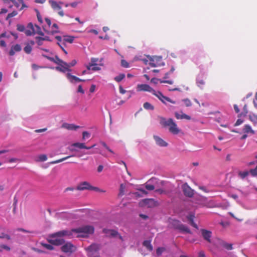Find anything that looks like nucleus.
I'll return each mask as SVG.
<instances>
[{"instance_id": "obj_23", "label": "nucleus", "mask_w": 257, "mask_h": 257, "mask_svg": "<svg viewBox=\"0 0 257 257\" xmlns=\"http://www.w3.org/2000/svg\"><path fill=\"white\" fill-rule=\"evenodd\" d=\"M65 240L62 238H55L49 240V242L55 245H60L64 243Z\"/></svg>"}, {"instance_id": "obj_29", "label": "nucleus", "mask_w": 257, "mask_h": 257, "mask_svg": "<svg viewBox=\"0 0 257 257\" xmlns=\"http://www.w3.org/2000/svg\"><path fill=\"white\" fill-rule=\"evenodd\" d=\"M158 58L157 57H154L153 58L150 57L149 59L150 62L149 63V65L151 67H155L158 66V65L155 63V61L157 60Z\"/></svg>"}, {"instance_id": "obj_13", "label": "nucleus", "mask_w": 257, "mask_h": 257, "mask_svg": "<svg viewBox=\"0 0 257 257\" xmlns=\"http://www.w3.org/2000/svg\"><path fill=\"white\" fill-rule=\"evenodd\" d=\"M70 65L65 62H63L59 66L56 67V69L60 72H65L66 71H70Z\"/></svg>"}, {"instance_id": "obj_26", "label": "nucleus", "mask_w": 257, "mask_h": 257, "mask_svg": "<svg viewBox=\"0 0 257 257\" xmlns=\"http://www.w3.org/2000/svg\"><path fill=\"white\" fill-rule=\"evenodd\" d=\"M74 40V37L73 36H65L63 40V44L65 46L66 42L72 43Z\"/></svg>"}, {"instance_id": "obj_24", "label": "nucleus", "mask_w": 257, "mask_h": 257, "mask_svg": "<svg viewBox=\"0 0 257 257\" xmlns=\"http://www.w3.org/2000/svg\"><path fill=\"white\" fill-rule=\"evenodd\" d=\"M242 131L244 134H254L255 133L254 131L249 124H245L243 128Z\"/></svg>"}, {"instance_id": "obj_19", "label": "nucleus", "mask_w": 257, "mask_h": 257, "mask_svg": "<svg viewBox=\"0 0 257 257\" xmlns=\"http://www.w3.org/2000/svg\"><path fill=\"white\" fill-rule=\"evenodd\" d=\"M21 49V47L19 44L12 46L9 52V54L10 56H13L15 55L16 52H20Z\"/></svg>"}, {"instance_id": "obj_8", "label": "nucleus", "mask_w": 257, "mask_h": 257, "mask_svg": "<svg viewBox=\"0 0 257 257\" xmlns=\"http://www.w3.org/2000/svg\"><path fill=\"white\" fill-rule=\"evenodd\" d=\"M183 193L185 196L191 198L194 195V190H193L187 183L182 186Z\"/></svg>"}, {"instance_id": "obj_47", "label": "nucleus", "mask_w": 257, "mask_h": 257, "mask_svg": "<svg viewBox=\"0 0 257 257\" xmlns=\"http://www.w3.org/2000/svg\"><path fill=\"white\" fill-rule=\"evenodd\" d=\"M165 249L164 247H158L156 250V253L157 255L159 256L162 254L163 252L165 251Z\"/></svg>"}, {"instance_id": "obj_64", "label": "nucleus", "mask_w": 257, "mask_h": 257, "mask_svg": "<svg viewBox=\"0 0 257 257\" xmlns=\"http://www.w3.org/2000/svg\"><path fill=\"white\" fill-rule=\"evenodd\" d=\"M233 107H234V110L235 111L236 113H238V114H239V109L238 107V106L236 105V104H234L233 105Z\"/></svg>"}, {"instance_id": "obj_32", "label": "nucleus", "mask_w": 257, "mask_h": 257, "mask_svg": "<svg viewBox=\"0 0 257 257\" xmlns=\"http://www.w3.org/2000/svg\"><path fill=\"white\" fill-rule=\"evenodd\" d=\"M34 27L35 28V31H34V34H38L41 36H44V34L41 31V28L38 26L37 25H35Z\"/></svg>"}, {"instance_id": "obj_55", "label": "nucleus", "mask_w": 257, "mask_h": 257, "mask_svg": "<svg viewBox=\"0 0 257 257\" xmlns=\"http://www.w3.org/2000/svg\"><path fill=\"white\" fill-rule=\"evenodd\" d=\"M90 136V134L87 132H83L82 133V139L84 140L86 138H88Z\"/></svg>"}, {"instance_id": "obj_5", "label": "nucleus", "mask_w": 257, "mask_h": 257, "mask_svg": "<svg viewBox=\"0 0 257 257\" xmlns=\"http://www.w3.org/2000/svg\"><path fill=\"white\" fill-rule=\"evenodd\" d=\"M61 249L65 253H72L76 250V247L71 242H67L63 245Z\"/></svg>"}, {"instance_id": "obj_57", "label": "nucleus", "mask_w": 257, "mask_h": 257, "mask_svg": "<svg viewBox=\"0 0 257 257\" xmlns=\"http://www.w3.org/2000/svg\"><path fill=\"white\" fill-rule=\"evenodd\" d=\"M33 250L34 251H35V252H37L38 253H46V252L43 250H41V249H40L39 248H33Z\"/></svg>"}, {"instance_id": "obj_18", "label": "nucleus", "mask_w": 257, "mask_h": 257, "mask_svg": "<svg viewBox=\"0 0 257 257\" xmlns=\"http://www.w3.org/2000/svg\"><path fill=\"white\" fill-rule=\"evenodd\" d=\"M72 146L76 147H77L81 149H85L89 150V149H91L94 148L95 146V145L94 144L90 147H86L84 143H75L73 144L72 145Z\"/></svg>"}, {"instance_id": "obj_17", "label": "nucleus", "mask_w": 257, "mask_h": 257, "mask_svg": "<svg viewBox=\"0 0 257 257\" xmlns=\"http://www.w3.org/2000/svg\"><path fill=\"white\" fill-rule=\"evenodd\" d=\"M67 77L70 80L71 83L73 82V81L76 82H84L85 81V79H80L74 75H71L70 73L67 74Z\"/></svg>"}, {"instance_id": "obj_7", "label": "nucleus", "mask_w": 257, "mask_h": 257, "mask_svg": "<svg viewBox=\"0 0 257 257\" xmlns=\"http://www.w3.org/2000/svg\"><path fill=\"white\" fill-rule=\"evenodd\" d=\"M153 94L157 97L159 99V100L165 104H166V101L169 102L173 104L176 103V102L175 101L172 100L170 98L164 96L160 91L157 92L155 90V92H153Z\"/></svg>"}, {"instance_id": "obj_1", "label": "nucleus", "mask_w": 257, "mask_h": 257, "mask_svg": "<svg viewBox=\"0 0 257 257\" xmlns=\"http://www.w3.org/2000/svg\"><path fill=\"white\" fill-rule=\"evenodd\" d=\"M94 228L92 225H83L71 230H62L54 233L53 237L68 236L71 237L73 233H78V237H87L89 235L93 234Z\"/></svg>"}, {"instance_id": "obj_20", "label": "nucleus", "mask_w": 257, "mask_h": 257, "mask_svg": "<svg viewBox=\"0 0 257 257\" xmlns=\"http://www.w3.org/2000/svg\"><path fill=\"white\" fill-rule=\"evenodd\" d=\"M27 28L30 29V30H26L25 32V34L29 36H31L34 34L35 28L32 23H30L28 26Z\"/></svg>"}, {"instance_id": "obj_60", "label": "nucleus", "mask_w": 257, "mask_h": 257, "mask_svg": "<svg viewBox=\"0 0 257 257\" xmlns=\"http://www.w3.org/2000/svg\"><path fill=\"white\" fill-rule=\"evenodd\" d=\"M77 92L81 93L82 94L84 93V91L82 89V87L81 85H80L78 86V89H77Z\"/></svg>"}, {"instance_id": "obj_43", "label": "nucleus", "mask_w": 257, "mask_h": 257, "mask_svg": "<svg viewBox=\"0 0 257 257\" xmlns=\"http://www.w3.org/2000/svg\"><path fill=\"white\" fill-rule=\"evenodd\" d=\"M222 245L227 250H231L232 249V244L231 243L223 242Z\"/></svg>"}, {"instance_id": "obj_6", "label": "nucleus", "mask_w": 257, "mask_h": 257, "mask_svg": "<svg viewBox=\"0 0 257 257\" xmlns=\"http://www.w3.org/2000/svg\"><path fill=\"white\" fill-rule=\"evenodd\" d=\"M174 228L179 230L180 231L185 232L188 233H191L189 228L185 225L181 223L179 221L175 220L173 222Z\"/></svg>"}, {"instance_id": "obj_62", "label": "nucleus", "mask_w": 257, "mask_h": 257, "mask_svg": "<svg viewBox=\"0 0 257 257\" xmlns=\"http://www.w3.org/2000/svg\"><path fill=\"white\" fill-rule=\"evenodd\" d=\"M198 257H206L204 251L203 250H200L198 252Z\"/></svg>"}, {"instance_id": "obj_50", "label": "nucleus", "mask_w": 257, "mask_h": 257, "mask_svg": "<svg viewBox=\"0 0 257 257\" xmlns=\"http://www.w3.org/2000/svg\"><path fill=\"white\" fill-rule=\"evenodd\" d=\"M249 172L252 176H257V166L254 169H250Z\"/></svg>"}, {"instance_id": "obj_4", "label": "nucleus", "mask_w": 257, "mask_h": 257, "mask_svg": "<svg viewBox=\"0 0 257 257\" xmlns=\"http://www.w3.org/2000/svg\"><path fill=\"white\" fill-rule=\"evenodd\" d=\"M76 189L78 190H94V191H98L99 188L96 187H93L90 185V184L87 182L84 181L80 183L77 186Z\"/></svg>"}, {"instance_id": "obj_44", "label": "nucleus", "mask_w": 257, "mask_h": 257, "mask_svg": "<svg viewBox=\"0 0 257 257\" xmlns=\"http://www.w3.org/2000/svg\"><path fill=\"white\" fill-rule=\"evenodd\" d=\"M18 15V13L17 11H13L12 13H9L6 18V20H8L9 19L15 17Z\"/></svg>"}, {"instance_id": "obj_30", "label": "nucleus", "mask_w": 257, "mask_h": 257, "mask_svg": "<svg viewBox=\"0 0 257 257\" xmlns=\"http://www.w3.org/2000/svg\"><path fill=\"white\" fill-rule=\"evenodd\" d=\"M143 244L150 251H152L153 249V246L151 245V241L150 240L144 241V242H143Z\"/></svg>"}, {"instance_id": "obj_3", "label": "nucleus", "mask_w": 257, "mask_h": 257, "mask_svg": "<svg viewBox=\"0 0 257 257\" xmlns=\"http://www.w3.org/2000/svg\"><path fill=\"white\" fill-rule=\"evenodd\" d=\"M99 249L100 245L96 243H92L85 248L88 257H100Z\"/></svg>"}, {"instance_id": "obj_31", "label": "nucleus", "mask_w": 257, "mask_h": 257, "mask_svg": "<svg viewBox=\"0 0 257 257\" xmlns=\"http://www.w3.org/2000/svg\"><path fill=\"white\" fill-rule=\"evenodd\" d=\"M73 156H66L65 157H64V158H62L61 159H58V160H55V161H52L51 162H50V164H57V163H59L60 162H62L66 160H67V159L71 157H73Z\"/></svg>"}, {"instance_id": "obj_61", "label": "nucleus", "mask_w": 257, "mask_h": 257, "mask_svg": "<svg viewBox=\"0 0 257 257\" xmlns=\"http://www.w3.org/2000/svg\"><path fill=\"white\" fill-rule=\"evenodd\" d=\"M43 56H44V57L46 58L49 60H50V61H51L52 62H54L55 58L47 56L45 55H43Z\"/></svg>"}, {"instance_id": "obj_14", "label": "nucleus", "mask_w": 257, "mask_h": 257, "mask_svg": "<svg viewBox=\"0 0 257 257\" xmlns=\"http://www.w3.org/2000/svg\"><path fill=\"white\" fill-rule=\"evenodd\" d=\"M11 1L14 3V6L20 11L22 10L24 8L27 7V6L24 4L23 0Z\"/></svg>"}, {"instance_id": "obj_41", "label": "nucleus", "mask_w": 257, "mask_h": 257, "mask_svg": "<svg viewBox=\"0 0 257 257\" xmlns=\"http://www.w3.org/2000/svg\"><path fill=\"white\" fill-rule=\"evenodd\" d=\"M125 189V186L123 184H120V188H119V195L120 196H122L124 195V190Z\"/></svg>"}, {"instance_id": "obj_36", "label": "nucleus", "mask_w": 257, "mask_h": 257, "mask_svg": "<svg viewBox=\"0 0 257 257\" xmlns=\"http://www.w3.org/2000/svg\"><path fill=\"white\" fill-rule=\"evenodd\" d=\"M125 77V74L120 73L118 76L114 77V79L117 82H120Z\"/></svg>"}, {"instance_id": "obj_2", "label": "nucleus", "mask_w": 257, "mask_h": 257, "mask_svg": "<svg viewBox=\"0 0 257 257\" xmlns=\"http://www.w3.org/2000/svg\"><path fill=\"white\" fill-rule=\"evenodd\" d=\"M160 123L164 127H168L169 131L173 135H177L181 132L177 124L171 118L167 119L163 117H160Z\"/></svg>"}, {"instance_id": "obj_12", "label": "nucleus", "mask_w": 257, "mask_h": 257, "mask_svg": "<svg viewBox=\"0 0 257 257\" xmlns=\"http://www.w3.org/2000/svg\"><path fill=\"white\" fill-rule=\"evenodd\" d=\"M49 2L53 10L59 11L58 12V14L61 17L64 16V14L63 11L61 10V7L57 2L53 0H50Z\"/></svg>"}, {"instance_id": "obj_42", "label": "nucleus", "mask_w": 257, "mask_h": 257, "mask_svg": "<svg viewBox=\"0 0 257 257\" xmlns=\"http://www.w3.org/2000/svg\"><path fill=\"white\" fill-rule=\"evenodd\" d=\"M186 107H189L192 105V102L188 98H185L182 100Z\"/></svg>"}, {"instance_id": "obj_52", "label": "nucleus", "mask_w": 257, "mask_h": 257, "mask_svg": "<svg viewBox=\"0 0 257 257\" xmlns=\"http://www.w3.org/2000/svg\"><path fill=\"white\" fill-rule=\"evenodd\" d=\"M17 30L20 32H23L25 30V26L22 25L18 24L17 25Z\"/></svg>"}, {"instance_id": "obj_9", "label": "nucleus", "mask_w": 257, "mask_h": 257, "mask_svg": "<svg viewBox=\"0 0 257 257\" xmlns=\"http://www.w3.org/2000/svg\"><path fill=\"white\" fill-rule=\"evenodd\" d=\"M141 206H146L148 207H154L157 205V202L153 199H145L140 202Z\"/></svg>"}, {"instance_id": "obj_38", "label": "nucleus", "mask_w": 257, "mask_h": 257, "mask_svg": "<svg viewBox=\"0 0 257 257\" xmlns=\"http://www.w3.org/2000/svg\"><path fill=\"white\" fill-rule=\"evenodd\" d=\"M40 244L48 250H52L54 249V247L51 244L45 243L43 242H40Z\"/></svg>"}, {"instance_id": "obj_25", "label": "nucleus", "mask_w": 257, "mask_h": 257, "mask_svg": "<svg viewBox=\"0 0 257 257\" xmlns=\"http://www.w3.org/2000/svg\"><path fill=\"white\" fill-rule=\"evenodd\" d=\"M62 126L69 130H76L77 128L80 127L79 126L75 125L73 124L69 123H64L62 125Z\"/></svg>"}, {"instance_id": "obj_45", "label": "nucleus", "mask_w": 257, "mask_h": 257, "mask_svg": "<svg viewBox=\"0 0 257 257\" xmlns=\"http://www.w3.org/2000/svg\"><path fill=\"white\" fill-rule=\"evenodd\" d=\"M103 147H104L108 151H109V152H110L112 154H114V152H113V151L112 150H111L108 146L107 145H106V144L104 142H101L100 143Z\"/></svg>"}, {"instance_id": "obj_27", "label": "nucleus", "mask_w": 257, "mask_h": 257, "mask_svg": "<svg viewBox=\"0 0 257 257\" xmlns=\"http://www.w3.org/2000/svg\"><path fill=\"white\" fill-rule=\"evenodd\" d=\"M187 218L190 222V224L195 228H198L197 225L194 222V215H189L187 216Z\"/></svg>"}, {"instance_id": "obj_22", "label": "nucleus", "mask_w": 257, "mask_h": 257, "mask_svg": "<svg viewBox=\"0 0 257 257\" xmlns=\"http://www.w3.org/2000/svg\"><path fill=\"white\" fill-rule=\"evenodd\" d=\"M159 81L161 83H168L169 84H172L173 83V81L172 80H162L161 79L156 78H153L151 80V82L155 84H157Z\"/></svg>"}, {"instance_id": "obj_15", "label": "nucleus", "mask_w": 257, "mask_h": 257, "mask_svg": "<svg viewBox=\"0 0 257 257\" xmlns=\"http://www.w3.org/2000/svg\"><path fill=\"white\" fill-rule=\"evenodd\" d=\"M154 139L156 144L160 147H167L168 143L164 141L162 139L157 136H154Z\"/></svg>"}, {"instance_id": "obj_54", "label": "nucleus", "mask_w": 257, "mask_h": 257, "mask_svg": "<svg viewBox=\"0 0 257 257\" xmlns=\"http://www.w3.org/2000/svg\"><path fill=\"white\" fill-rule=\"evenodd\" d=\"M145 188L148 190H153L155 189V186L151 184L147 183L145 185Z\"/></svg>"}, {"instance_id": "obj_35", "label": "nucleus", "mask_w": 257, "mask_h": 257, "mask_svg": "<svg viewBox=\"0 0 257 257\" xmlns=\"http://www.w3.org/2000/svg\"><path fill=\"white\" fill-rule=\"evenodd\" d=\"M144 108L147 110H154V107L149 102H146L144 103L143 105Z\"/></svg>"}, {"instance_id": "obj_10", "label": "nucleus", "mask_w": 257, "mask_h": 257, "mask_svg": "<svg viewBox=\"0 0 257 257\" xmlns=\"http://www.w3.org/2000/svg\"><path fill=\"white\" fill-rule=\"evenodd\" d=\"M200 232L203 239L208 243L211 242L212 232L205 229H201Z\"/></svg>"}, {"instance_id": "obj_11", "label": "nucleus", "mask_w": 257, "mask_h": 257, "mask_svg": "<svg viewBox=\"0 0 257 257\" xmlns=\"http://www.w3.org/2000/svg\"><path fill=\"white\" fill-rule=\"evenodd\" d=\"M137 91H148L152 93L155 92V90L148 84H138L137 87Z\"/></svg>"}, {"instance_id": "obj_51", "label": "nucleus", "mask_w": 257, "mask_h": 257, "mask_svg": "<svg viewBox=\"0 0 257 257\" xmlns=\"http://www.w3.org/2000/svg\"><path fill=\"white\" fill-rule=\"evenodd\" d=\"M121 65L124 68H128L129 67L128 63L124 60H121Z\"/></svg>"}, {"instance_id": "obj_46", "label": "nucleus", "mask_w": 257, "mask_h": 257, "mask_svg": "<svg viewBox=\"0 0 257 257\" xmlns=\"http://www.w3.org/2000/svg\"><path fill=\"white\" fill-rule=\"evenodd\" d=\"M47 160V155L45 154L41 155L39 156V161L41 162H44Z\"/></svg>"}, {"instance_id": "obj_16", "label": "nucleus", "mask_w": 257, "mask_h": 257, "mask_svg": "<svg viewBox=\"0 0 257 257\" xmlns=\"http://www.w3.org/2000/svg\"><path fill=\"white\" fill-rule=\"evenodd\" d=\"M102 232L107 235H109L111 237L117 236V235L118 234V232L116 230L113 229L104 228Z\"/></svg>"}, {"instance_id": "obj_40", "label": "nucleus", "mask_w": 257, "mask_h": 257, "mask_svg": "<svg viewBox=\"0 0 257 257\" xmlns=\"http://www.w3.org/2000/svg\"><path fill=\"white\" fill-rule=\"evenodd\" d=\"M52 31L51 32V33L52 34H54V33H59V31H58V25L56 24H54L53 25H52Z\"/></svg>"}, {"instance_id": "obj_34", "label": "nucleus", "mask_w": 257, "mask_h": 257, "mask_svg": "<svg viewBox=\"0 0 257 257\" xmlns=\"http://www.w3.org/2000/svg\"><path fill=\"white\" fill-rule=\"evenodd\" d=\"M249 119L254 124L257 123V115L254 114H250L249 115Z\"/></svg>"}, {"instance_id": "obj_63", "label": "nucleus", "mask_w": 257, "mask_h": 257, "mask_svg": "<svg viewBox=\"0 0 257 257\" xmlns=\"http://www.w3.org/2000/svg\"><path fill=\"white\" fill-rule=\"evenodd\" d=\"M242 122H243V120H241L240 119H238L236 120L234 125L235 126L239 125L241 124Z\"/></svg>"}, {"instance_id": "obj_49", "label": "nucleus", "mask_w": 257, "mask_h": 257, "mask_svg": "<svg viewBox=\"0 0 257 257\" xmlns=\"http://www.w3.org/2000/svg\"><path fill=\"white\" fill-rule=\"evenodd\" d=\"M0 238H7L8 240H10L11 239V237L9 235L5 234L4 232H2L0 233Z\"/></svg>"}, {"instance_id": "obj_58", "label": "nucleus", "mask_w": 257, "mask_h": 257, "mask_svg": "<svg viewBox=\"0 0 257 257\" xmlns=\"http://www.w3.org/2000/svg\"><path fill=\"white\" fill-rule=\"evenodd\" d=\"M91 70H92L93 71L100 70V68L99 66H98L97 64H95V65H93L91 67Z\"/></svg>"}, {"instance_id": "obj_28", "label": "nucleus", "mask_w": 257, "mask_h": 257, "mask_svg": "<svg viewBox=\"0 0 257 257\" xmlns=\"http://www.w3.org/2000/svg\"><path fill=\"white\" fill-rule=\"evenodd\" d=\"M98 58H92L91 59V63H89L87 66V69L88 70H91V67L93 66V65H95V64H97L96 63L98 61Z\"/></svg>"}, {"instance_id": "obj_59", "label": "nucleus", "mask_w": 257, "mask_h": 257, "mask_svg": "<svg viewBox=\"0 0 257 257\" xmlns=\"http://www.w3.org/2000/svg\"><path fill=\"white\" fill-rule=\"evenodd\" d=\"M0 247H1V248H3V249H6V250H8V251H10V249H11V248H10V247L9 246H7V245H5V244H1V245H0Z\"/></svg>"}, {"instance_id": "obj_37", "label": "nucleus", "mask_w": 257, "mask_h": 257, "mask_svg": "<svg viewBox=\"0 0 257 257\" xmlns=\"http://www.w3.org/2000/svg\"><path fill=\"white\" fill-rule=\"evenodd\" d=\"M248 174H249V173L247 171H243V172L240 171L238 172V176L242 179H244L246 177H247L248 175Z\"/></svg>"}, {"instance_id": "obj_39", "label": "nucleus", "mask_w": 257, "mask_h": 257, "mask_svg": "<svg viewBox=\"0 0 257 257\" xmlns=\"http://www.w3.org/2000/svg\"><path fill=\"white\" fill-rule=\"evenodd\" d=\"M25 52L27 54H30L32 50V47L29 45L27 44L24 48Z\"/></svg>"}, {"instance_id": "obj_48", "label": "nucleus", "mask_w": 257, "mask_h": 257, "mask_svg": "<svg viewBox=\"0 0 257 257\" xmlns=\"http://www.w3.org/2000/svg\"><path fill=\"white\" fill-rule=\"evenodd\" d=\"M64 61L60 59L57 56H55V59L54 63L58 64V65H60Z\"/></svg>"}, {"instance_id": "obj_21", "label": "nucleus", "mask_w": 257, "mask_h": 257, "mask_svg": "<svg viewBox=\"0 0 257 257\" xmlns=\"http://www.w3.org/2000/svg\"><path fill=\"white\" fill-rule=\"evenodd\" d=\"M175 116L176 118L178 119H185L189 120L191 119V116H190L189 115H188L185 113H182V114H179L178 112H176L175 113Z\"/></svg>"}, {"instance_id": "obj_53", "label": "nucleus", "mask_w": 257, "mask_h": 257, "mask_svg": "<svg viewBox=\"0 0 257 257\" xmlns=\"http://www.w3.org/2000/svg\"><path fill=\"white\" fill-rule=\"evenodd\" d=\"M41 37H36V40H37V43L39 46H41L43 44L42 41H43Z\"/></svg>"}, {"instance_id": "obj_33", "label": "nucleus", "mask_w": 257, "mask_h": 257, "mask_svg": "<svg viewBox=\"0 0 257 257\" xmlns=\"http://www.w3.org/2000/svg\"><path fill=\"white\" fill-rule=\"evenodd\" d=\"M247 113H248V110H247V105L244 104L243 107L242 111L238 114V117L244 116L247 114Z\"/></svg>"}, {"instance_id": "obj_56", "label": "nucleus", "mask_w": 257, "mask_h": 257, "mask_svg": "<svg viewBox=\"0 0 257 257\" xmlns=\"http://www.w3.org/2000/svg\"><path fill=\"white\" fill-rule=\"evenodd\" d=\"M36 12H37V17L38 20L41 24H42L43 23V20H42L41 16L38 10H36Z\"/></svg>"}]
</instances>
